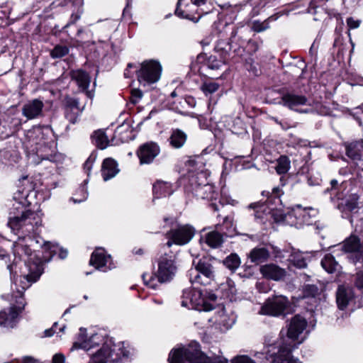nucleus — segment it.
<instances>
[{"label":"nucleus","mask_w":363,"mask_h":363,"mask_svg":"<svg viewBox=\"0 0 363 363\" xmlns=\"http://www.w3.org/2000/svg\"><path fill=\"white\" fill-rule=\"evenodd\" d=\"M32 193L25 188L20 187L13 193L9 211L8 226L18 237V240L13 245V254L19 259H23L28 273L20 277L19 286L15 284L16 292L11 295V306L9 311L0 312V325L13 327V323L26 306L23 298L24 291L31 284L37 281L43 272V261L32 250L33 243L38 244L32 235L38 233L42 225V218L38 212L30 208L31 202L28 200Z\"/></svg>","instance_id":"nucleus-1"},{"label":"nucleus","mask_w":363,"mask_h":363,"mask_svg":"<svg viewBox=\"0 0 363 363\" xmlns=\"http://www.w3.org/2000/svg\"><path fill=\"white\" fill-rule=\"evenodd\" d=\"M307 325V320L301 315H296L291 318L287 325L286 335L281 332L278 350H273L272 354L266 356V362L260 363H301L291 355V352L305 340Z\"/></svg>","instance_id":"nucleus-2"},{"label":"nucleus","mask_w":363,"mask_h":363,"mask_svg":"<svg viewBox=\"0 0 363 363\" xmlns=\"http://www.w3.org/2000/svg\"><path fill=\"white\" fill-rule=\"evenodd\" d=\"M86 330L83 328H80V333L79 334L77 341L74 342L72 346V348L74 349H82L86 351H89L91 349L99 346L101 344L102 345L101 347L91 357V361L89 363H93L92 357L98 353L99 350H101L105 345H108L109 350L108 351H115V352L118 354V359L116 361L111 360V358H108V359H106V362H113L116 363L120 361H122L123 359L128 358L130 355V352L128 350H126L124 347L123 342H119L118 344H115L113 342L112 340H106L104 341V337L99 334L95 333L91 335L89 338L85 335ZM109 352H106L105 354H108Z\"/></svg>","instance_id":"nucleus-3"},{"label":"nucleus","mask_w":363,"mask_h":363,"mask_svg":"<svg viewBox=\"0 0 363 363\" xmlns=\"http://www.w3.org/2000/svg\"><path fill=\"white\" fill-rule=\"evenodd\" d=\"M177 256L172 252L162 254L157 260V270L154 274L144 273L142 279L144 284L155 289L159 284L169 283L177 273Z\"/></svg>","instance_id":"nucleus-4"},{"label":"nucleus","mask_w":363,"mask_h":363,"mask_svg":"<svg viewBox=\"0 0 363 363\" xmlns=\"http://www.w3.org/2000/svg\"><path fill=\"white\" fill-rule=\"evenodd\" d=\"M220 290L216 293L203 291L201 289H186L183 290L181 296V305L190 309L199 311H210L213 309L211 302H216L218 299L225 298L227 295L220 294Z\"/></svg>","instance_id":"nucleus-5"},{"label":"nucleus","mask_w":363,"mask_h":363,"mask_svg":"<svg viewBox=\"0 0 363 363\" xmlns=\"http://www.w3.org/2000/svg\"><path fill=\"white\" fill-rule=\"evenodd\" d=\"M317 213V210L313 208H303L301 205H296L291 207L286 214L281 215L280 218H274V220L277 222L284 221L296 228H301L304 225L311 224Z\"/></svg>","instance_id":"nucleus-6"},{"label":"nucleus","mask_w":363,"mask_h":363,"mask_svg":"<svg viewBox=\"0 0 363 363\" xmlns=\"http://www.w3.org/2000/svg\"><path fill=\"white\" fill-rule=\"evenodd\" d=\"M208 0H178L175 15L182 18L197 21L203 14L208 13L212 9L205 8Z\"/></svg>","instance_id":"nucleus-7"},{"label":"nucleus","mask_w":363,"mask_h":363,"mask_svg":"<svg viewBox=\"0 0 363 363\" xmlns=\"http://www.w3.org/2000/svg\"><path fill=\"white\" fill-rule=\"evenodd\" d=\"M193 265L195 266V268L188 271V276L191 283L193 284L208 285L213 280V267L209 259L202 257L198 262L194 260Z\"/></svg>","instance_id":"nucleus-8"},{"label":"nucleus","mask_w":363,"mask_h":363,"mask_svg":"<svg viewBox=\"0 0 363 363\" xmlns=\"http://www.w3.org/2000/svg\"><path fill=\"white\" fill-rule=\"evenodd\" d=\"M138 69L135 72L140 85L146 86L157 82L161 76L162 66L155 60H145L138 64Z\"/></svg>","instance_id":"nucleus-9"},{"label":"nucleus","mask_w":363,"mask_h":363,"mask_svg":"<svg viewBox=\"0 0 363 363\" xmlns=\"http://www.w3.org/2000/svg\"><path fill=\"white\" fill-rule=\"evenodd\" d=\"M195 233L194 228L189 225H179L176 228H172L166 233L168 241L166 245L172 247L173 244L184 245L190 242Z\"/></svg>","instance_id":"nucleus-10"},{"label":"nucleus","mask_w":363,"mask_h":363,"mask_svg":"<svg viewBox=\"0 0 363 363\" xmlns=\"http://www.w3.org/2000/svg\"><path fill=\"white\" fill-rule=\"evenodd\" d=\"M289 306V301L286 296H275L265 301L259 313L262 315L278 316L281 315Z\"/></svg>","instance_id":"nucleus-11"},{"label":"nucleus","mask_w":363,"mask_h":363,"mask_svg":"<svg viewBox=\"0 0 363 363\" xmlns=\"http://www.w3.org/2000/svg\"><path fill=\"white\" fill-rule=\"evenodd\" d=\"M196 64L199 65V72L201 74H204L205 72L218 71L223 67L226 62V59L220 57L218 60L215 55L207 56L205 53H200L196 57Z\"/></svg>","instance_id":"nucleus-12"},{"label":"nucleus","mask_w":363,"mask_h":363,"mask_svg":"<svg viewBox=\"0 0 363 363\" xmlns=\"http://www.w3.org/2000/svg\"><path fill=\"white\" fill-rule=\"evenodd\" d=\"M342 247L350 252L349 259L354 263L363 262V242L355 235H351L343 243Z\"/></svg>","instance_id":"nucleus-13"},{"label":"nucleus","mask_w":363,"mask_h":363,"mask_svg":"<svg viewBox=\"0 0 363 363\" xmlns=\"http://www.w3.org/2000/svg\"><path fill=\"white\" fill-rule=\"evenodd\" d=\"M84 109V106L80 107L77 98L65 96L64 99V112L65 118L71 123H76L79 116Z\"/></svg>","instance_id":"nucleus-14"},{"label":"nucleus","mask_w":363,"mask_h":363,"mask_svg":"<svg viewBox=\"0 0 363 363\" xmlns=\"http://www.w3.org/2000/svg\"><path fill=\"white\" fill-rule=\"evenodd\" d=\"M160 152V146L154 142H147L139 147L136 154L140 160V163L150 164Z\"/></svg>","instance_id":"nucleus-15"},{"label":"nucleus","mask_w":363,"mask_h":363,"mask_svg":"<svg viewBox=\"0 0 363 363\" xmlns=\"http://www.w3.org/2000/svg\"><path fill=\"white\" fill-rule=\"evenodd\" d=\"M89 264L102 272H106L114 267L111 263V256L106 255L104 250L101 248L96 249L92 252Z\"/></svg>","instance_id":"nucleus-16"},{"label":"nucleus","mask_w":363,"mask_h":363,"mask_svg":"<svg viewBox=\"0 0 363 363\" xmlns=\"http://www.w3.org/2000/svg\"><path fill=\"white\" fill-rule=\"evenodd\" d=\"M337 208L342 212L343 216L348 217L351 213H356L359 210V196L356 194L346 195L344 197L338 196Z\"/></svg>","instance_id":"nucleus-17"},{"label":"nucleus","mask_w":363,"mask_h":363,"mask_svg":"<svg viewBox=\"0 0 363 363\" xmlns=\"http://www.w3.org/2000/svg\"><path fill=\"white\" fill-rule=\"evenodd\" d=\"M281 101L283 105L288 107L291 110L298 111L300 113H308L311 109L298 110V107L300 106L309 105L307 98L303 95H298L293 93H287L282 96Z\"/></svg>","instance_id":"nucleus-18"},{"label":"nucleus","mask_w":363,"mask_h":363,"mask_svg":"<svg viewBox=\"0 0 363 363\" xmlns=\"http://www.w3.org/2000/svg\"><path fill=\"white\" fill-rule=\"evenodd\" d=\"M222 226L219 224L216 225V230L201 235L200 242H205L211 248H217L223 242V234Z\"/></svg>","instance_id":"nucleus-19"},{"label":"nucleus","mask_w":363,"mask_h":363,"mask_svg":"<svg viewBox=\"0 0 363 363\" xmlns=\"http://www.w3.org/2000/svg\"><path fill=\"white\" fill-rule=\"evenodd\" d=\"M259 272L264 278L274 281L283 279L286 274V272L284 269L274 264H268L261 266Z\"/></svg>","instance_id":"nucleus-20"},{"label":"nucleus","mask_w":363,"mask_h":363,"mask_svg":"<svg viewBox=\"0 0 363 363\" xmlns=\"http://www.w3.org/2000/svg\"><path fill=\"white\" fill-rule=\"evenodd\" d=\"M69 76L82 91H86L87 94H89L87 89L89 86L91 77L88 72L82 69H72L69 72Z\"/></svg>","instance_id":"nucleus-21"},{"label":"nucleus","mask_w":363,"mask_h":363,"mask_svg":"<svg viewBox=\"0 0 363 363\" xmlns=\"http://www.w3.org/2000/svg\"><path fill=\"white\" fill-rule=\"evenodd\" d=\"M44 104L39 99H33L23 105L22 114L28 120L38 118L41 115Z\"/></svg>","instance_id":"nucleus-22"},{"label":"nucleus","mask_w":363,"mask_h":363,"mask_svg":"<svg viewBox=\"0 0 363 363\" xmlns=\"http://www.w3.org/2000/svg\"><path fill=\"white\" fill-rule=\"evenodd\" d=\"M225 124L223 121H219L216 124V128L215 130V136L218 140H221L218 147V153L224 160V162L223 164V170L222 172L221 177H223L225 175V169L226 168L227 164V150L225 147L224 139L222 138V136H224V131L225 130Z\"/></svg>","instance_id":"nucleus-23"},{"label":"nucleus","mask_w":363,"mask_h":363,"mask_svg":"<svg viewBox=\"0 0 363 363\" xmlns=\"http://www.w3.org/2000/svg\"><path fill=\"white\" fill-rule=\"evenodd\" d=\"M352 289L349 286H340L336 292V302L340 309L344 310L354 299Z\"/></svg>","instance_id":"nucleus-24"},{"label":"nucleus","mask_w":363,"mask_h":363,"mask_svg":"<svg viewBox=\"0 0 363 363\" xmlns=\"http://www.w3.org/2000/svg\"><path fill=\"white\" fill-rule=\"evenodd\" d=\"M187 138V134L183 130L172 128L170 130L168 142L172 148L180 149L185 145Z\"/></svg>","instance_id":"nucleus-25"},{"label":"nucleus","mask_w":363,"mask_h":363,"mask_svg":"<svg viewBox=\"0 0 363 363\" xmlns=\"http://www.w3.org/2000/svg\"><path fill=\"white\" fill-rule=\"evenodd\" d=\"M113 137L123 143L133 140V129L130 122L125 121L118 125L114 131Z\"/></svg>","instance_id":"nucleus-26"},{"label":"nucleus","mask_w":363,"mask_h":363,"mask_svg":"<svg viewBox=\"0 0 363 363\" xmlns=\"http://www.w3.org/2000/svg\"><path fill=\"white\" fill-rule=\"evenodd\" d=\"M276 350V347L274 345H269L265 349L264 352H257L255 354V357L258 360V363L266 362V356L268 357L273 353V350ZM231 363H256L254 360L250 358L247 355H239L234 357L231 360Z\"/></svg>","instance_id":"nucleus-27"},{"label":"nucleus","mask_w":363,"mask_h":363,"mask_svg":"<svg viewBox=\"0 0 363 363\" xmlns=\"http://www.w3.org/2000/svg\"><path fill=\"white\" fill-rule=\"evenodd\" d=\"M119 172L117 162L112 158H106L101 166V175L104 181L114 177Z\"/></svg>","instance_id":"nucleus-28"},{"label":"nucleus","mask_w":363,"mask_h":363,"mask_svg":"<svg viewBox=\"0 0 363 363\" xmlns=\"http://www.w3.org/2000/svg\"><path fill=\"white\" fill-rule=\"evenodd\" d=\"M152 191L155 197H165L170 196L174 190L171 183L165 182H157L152 187Z\"/></svg>","instance_id":"nucleus-29"},{"label":"nucleus","mask_w":363,"mask_h":363,"mask_svg":"<svg viewBox=\"0 0 363 363\" xmlns=\"http://www.w3.org/2000/svg\"><path fill=\"white\" fill-rule=\"evenodd\" d=\"M269 257V252L265 247H255L249 255L252 262L257 264L266 262Z\"/></svg>","instance_id":"nucleus-30"},{"label":"nucleus","mask_w":363,"mask_h":363,"mask_svg":"<svg viewBox=\"0 0 363 363\" xmlns=\"http://www.w3.org/2000/svg\"><path fill=\"white\" fill-rule=\"evenodd\" d=\"M194 184L193 187L194 192L193 194L197 197L200 199H208L211 197V194L213 191V187L209 183H206L204 184H201L200 183H192V185Z\"/></svg>","instance_id":"nucleus-31"},{"label":"nucleus","mask_w":363,"mask_h":363,"mask_svg":"<svg viewBox=\"0 0 363 363\" xmlns=\"http://www.w3.org/2000/svg\"><path fill=\"white\" fill-rule=\"evenodd\" d=\"M108 350L109 347L108 345H105L101 350L98 352L96 354L92 357L93 363H106V359L107 360V358H111V360L114 361L119 358L115 351H112V352L109 351L108 354H105L106 352H108Z\"/></svg>","instance_id":"nucleus-32"},{"label":"nucleus","mask_w":363,"mask_h":363,"mask_svg":"<svg viewBox=\"0 0 363 363\" xmlns=\"http://www.w3.org/2000/svg\"><path fill=\"white\" fill-rule=\"evenodd\" d=\"M321 265L323 268L328 273H333L340 268L339 263L330 254H327L325 255L324 258L321 261Z\"/></svg>","instance_id":"nucleus-33"},{"label":"nucleus","mask_w":363,"mask_h":363,"mask_svg":"<svg viewBox=\"0 0 363 363\" xmlns=\"http://www.w3.org/2000/svg\"><path fill=\"white\" fill-rule=\"evenodd\" d=\"M359 143L357 142L351 143L346 145L347 155L351 158L359 168L363 169V166H360L359 162L361 160V155L358 150Z\"/></svg>","instance_id":"nucleus-34"},{"label":"nucleus","mask_w":363,"mask_h":363,"mask_svg":"<svg viewBox=\"0 0 363 363\" xmlns=\"http://www.w3.org/2000/svg\"><path fill=\"white\" fill-rule=\"evenodd\" d=\"M99 45L97 47V52L106 58L111 52V51L116 53L114 45L109 43V38L106 40H99Z\"/></svg>","instance_id":"nucleus-35"},{"label":"nucleus","mask_w":363,"mask_h":363,"mask_svg":"<svg viewBox=\"0 0 363 363\" xmlns=\"http://www.w3.org/2000/svg\"><path fill=\"white\" fill-rule=\"evenodd\" d=\"M92 138L95 140L96 145L101 150L105 149L108 145L107 136L101 130L95 131Z\"/></svg>","instance_id":"nucleus-36"},{"label":"nucleus","mask_w":363,"mask_h":363,"mask_svg":"<svg viewBox=\"0 0 363 363\" xmlns=\"http://www.w3.org/2000/svg\"><path fill=\"white\" fill-rule=\"evenodd\" d=\"M290 168V161L286 156H281L277 162L275 167L277 172L279 174H285L288 172Z\"/></svg>","instance_id":"nucleus-37"},{"label":"nucleus","mask_w":363,"mask_h":363,"mask_svg":"<svg viewBox=\"0 0 363 363\" xmlns=\"http://www.w3.org/2000/svg\"><path fill=\"white\" fill-rule=\"evenodd\" d=\"M45 248L50 251V253L52 255H55L58 253V257L61 259H64L67 257L68 252L66 249L64 248H58L57 246H55L52 245L50 242H48L45 243Z\"/></svg>","instance_id":"nucleus-38"},{"label":"nucleus","mask_w":363,"mask_h":363,"mask_svg":"<svg viewBox=\"0 0 363 363\" xmlns=\"http://www.w3.org/2000/svg\"><path fill=\"white\" fill-rule=\"evenodd\" d=\"M69 49L66 45H57L50 51L52 58H60L68 55Z\"/></svg>","instance_id":"nucleus-39"},{"label":"nucleus","mask_w":363,"mask_h":363,"mask_svg":"<svg viewBox=\"0 0 363 363\" xmlns=\"http://www.w3.org/2000/svg\"><path fill=\"white\" fill-rule=\"evenodd\" d=\"M289 262L298 268H304L307 264L303 255L299 252H294L290 255Z\"/></svg>","instance_id":"nucleus-40"},{"label":"nucleus","mask_w":363,"mask_h":363,"mask_svg":"<svg viewBox=\"0 0 363 363\" xmlns=\"http://www.w3.org/2000/svg\"><path fill=\"white\" fill-rule=\"evenodd\" d=\"M47 149H48V147L41 145L40 147L37 150L36 156L40 157L41 161L49 160L50 162H55L57 160L58 155L55 153L43 154V152Z\"/></svg>","instance_id":"nucleus-41"},{"label":"nucleus","mask_w":363,"mask_h":363,"mask_svg":"<svg viewBox=\"0 0 363 363\" xmlns=\"http://www.w3.org/2000/svg\"><path fill=\"white\" fill-rule=\"evenodd\" d=\"M276 19L277 18H274V16H270L269 18L262 22L256 21L253 22L252 28L254 31L257 33L264 31L269 28V21Z\"/></svg>","instance_id":"nucleus-42"},{"label":"nucleus","mask_w":363,"mask_h":363,"mask_svg":"<svg viewBox=\"0 0 363 363\" xmlns=\"http://www.w3.org/2000/svg\"><path fill=\"white\" fill-rule=\"evenodd\" d=\"M227 40L225 39H220L217 41L215 47H214V51L216 53H217L220 57H223L225 59H227Z\"/></svg>","instance_id":"nucleus-43"},{"label":"nucleus","mask_w":363,"mask_h":363,"mask_svg":"<svg viewBox=\"0 0 363 363\" xmlns=\"http://www.w3.org/2000/svg\"><path fill=\"white\" fill-rule=\"evenodd\" d=\"M6 122L8 123L7 128L9 130L7 135L12 134L16 132L21 125V119L16 117L8 116Z\"/></svg>","instance_id":"nucleus-44"},{"label":"nucleus","mask_w":363,"mask_h":363,"mask_svg":"<svg viewBox=\"0 0 363 363\" xmlns=\"http://www.w3.org/2000/svg\"><path fill=\"white\" fill-rule=\"evenodd\" d=\"M357 269L354 278V284L357 289L363 293V265Z\"/></svg>","instance_id":"nucleus-45"},{"label":"nucleus","mask_w":363,"mask_h":363,"mask_svg":"<svg viewBox=\"0 0 363 363\" xmlns=\"http://www.w3.org/2000/svg\"><path fill=\"white\" fill-rule=\"evenodd\" d=\"M218 84L215 82L204 83L201 85V89L206 96L216 92L218 89Z\"/></svg>","instance_id":"nucleus-46"},{"label":"nucleus","mask_w":363,"mask_h":363,"mask_svg":"<svg viewBox=\"0 0 363 363\" xmlns=\"http://www.w3.org/2000/svg\"><path fill=\"white\" fill-rule=\"evenodd\" d=\"M143 91L139 89H133L130 92V102L137 104L143 98Z\"/></svg>","instance_id":"nucleus-47"},{"label":"nucleus","mask_w":363,"mask_h":363,"mask_svg":"<svg viewBox=\"0 0 363 363\" xmlns=\"http://www.w3.org/2000/svg\"><path fill=\"white\" fill-rule=\"evenodd\" d=\"M240 264V259L235 254H231L228 256V269L235 270Z\"/></svg>","instance_id":"nucleus-48"},{"label":"nucleus","mask_w":363,"mask_h":363,"mask_svg":"<svg viewBox=\"0 0 363 363\" xmlns=\"http://www.w3.org/2000/svg\"><path fill=\"white\" fill-rule=\"evenodd\" d=\"M96 158V155L95 153H91L84 164V169L88 176L90 174L92 165L95 162Z\"/></svg>","instance_id":"nucleus-49"},{"label":"nucleus","mask_w":363,"mask_h":363,"mask_svg":"<svg viewBox=\"0 0 363 363\" xmlns=\"http://www.w3.org/2000/svg\"><path fill=\"white\" fill-rule=\"evenodd\" d=\"M226 201V199H222L218 202L216 201L211 202L209 205L214 211H219L220 209H224Z\"/></svg>","instance_id":"nucleus-50"},{"label":"nucleus","mask_w":363,"mask_h":363,"mask_svg":"<svg viewBox=\"0 0 363 363\" xmlns=\"http://www.w3.org/2000/svg\"><path fill=\"white\" fill-rule=\"evenodd\" d=\"M79 190L82 192V197L80 199H76L74 198H71L70 199L72 201H73L74 203H81L82 201H85L88 196V193H87V190H86L85 185L80 186Z\"/></svg>","instance_id":"nucleus-51"},{"label":"nucleus","mask_w":363,"mask_h":363,"mask_svg":"<svg viewBox=\"0 0 363 363\" xmlns=\"http://www.w3.org/2000/svg\"><path fill=\"white\" fill-rule=\"evenodd\" d=\"M80 17L81 13L77 12L76 13H72L70 16L69 22L62 27V30H65L70 25L75 23L80 18Z\"/></svg>","instance_id":"nucleus-52"},{"label":"nucleus","mask_w":363,"mask_h":363,"mask_svg":"<svg viewBox=\"0 0 363 363\" xmlns=\"http://www.w3.org/2000/svg\"><path fill=\"white\" fill-rule=\"evenodd\" d=\"M361 21L350 17L347 19V24L350 29H355L360 26Z\"/></svg>","instance_id":"nucleus-53"},{"label":"nucleus","mask_w":363,"mask_h":363,"mask_svg":"<svg viewBox=\"0 0 363 363\" xmlns=\"http://www.w3.org/2000/svg\"><path fill=\"white\" fill-rule=\"evenodd\" d=\"M138 67H139L138 64L128 63V66H127V68L124 71V74H123L124 77L125 78H131L132 77V73H131L130 69H132V68H134L136 70V69H138Z\"/></svg>","instance_id":"nucleus-54"},{"label":"nucleus","mask_w":363,"mask_h":363,"mask_svg":"<svg viewBox=\"0 0 363 363\" xmlns=\"http://www.w3.org/2000/svg\"><path fill=\"white\" fill-rule=\"evenodd\" d=\"M57 325H58L57 323H55L52 325V328L45 330V332H44L45 336V337H51L52 335H53L54 333H57L56 332V327Z\"/></svg>","instance_id":"nucleus-55"},{"label":"nucleus","mask_w":363,"mask_h":363,"mask_svg":"<svg viewBox=\"0 0 363 363\" xmlns=\"http://www.w3.org/2000/svg\"><path fill=\"white\" fill-rule=\"evenodd\" d=\"M65 357L62 354H56L52 357V363H64Z\"/></svg>","instance_id":"nucleus-56"},{"label":"nucleus","mask_w":363,"mask_h":363,"mask_svg":"<svg viewBox=\"0 0 363 363\" xmlns=\"http://www.w3.org/2000/svg\"><path fill=\"white\" fill-rule=\"evenodd\" d=\"M273 252H274V257L276 258H283V257H284V255H283L282 251L281 250L278 249L277 247H274V248Z\"/></svg>","instance_id":"nucleus-57"},{"label":"nucleus","mask_w":363,"mask_h":363,"mask_svg":"<svg viewBox=\"0 0 363 363\" xmlns=\"http://www.w3.org/2000/svg\"><path fill=\"white\" fill-rule=\"evenodd\" d=\"M35 359L30 356L24 357L22 359V363H35Z\"/></svg>","instance_id":"nucleus-58"},{"label":"nucleus","mask_w":363,"mask_h":363,"mask_svg":"<svg viewBox=\"0 0 363 363\" xmlns=\"http://www.w3.org/2000/svg\"><path fill=\"white\" fill-rule=\"evenodd\" d=\"M279 125L281 126V128L283 129V130H288L290 128L292 127L291 125H290L288 122L286 121H281L279 123Z\"/></svg>","instance_id":"nucleus-59"},{"label":"nucleus","mask_w":363,"mask_h":363,"mask_svg":"<svg viewBox=\"0 0 363 363\" xmlns=\"http://www.w3.org/2000/svg\"><path fill=\"white\" fill-rule=\"evenodd\" d=\"M249 207L250 208H253V209H257L258 208H262L263 207V205L262 203H251Z\"/></svg>","instance_id":"nucleus-60"},{"label":"nucleus","mask_w":363,"mask_h":363,"mask_svg":"<svg viewBox=\"0 0 363 363\" xmlns=\"http://www.w3.org/2000/svg\"><path fill=\"white\" fill-rule=\"evenodd\" d=\"M193 101L194 100H193L192 98L188 97V98L184 99L182 101H181L179 103L182 104L183 102V103H185V104H188L190 106H192L191 103L193 102Z\"/></svg>","instance_id":"nucleus-61"},{"label":"nucleus","mask_w":363,"mask_h":363,"mask_svg":"<svg viewBox=\"0 0 363 363\" xmlns=\"http://www.w3.org/2000/svg\"><path fill=\"white\" fill-rule=\"evenodd\" d=\"M7 268L9 270L10 274H11V281H13L14 279V276L12 275L13 266L12 264H9L7 266Z\"/></svg>","instance_id":"nucleus-62"},{"label":"nucleus","mask_w":363,"mask_h":363,"mask_svg":"<svg viewBox=\"0 0 363 363\" xmlns=\"http://www.w3.org/2000/svg\"><path fill=\"white\" fill-rule=\"evenodd\" d=\"M174 109L175 110V111L177 113H180V114L183 115V116H186L187 115L186 112H184V111H182L181 109H179L177 106L174 108Z\"/></svg>","instance_id":"nucleus-63"},{"label":"nucleus","mask_w":363,"mask_h":363,"mask_svg":"<svg viewBox=\"0 0 363 363\" xmlns=\"http://www.w3.org/2000/svg\"><path fill=\"white\" fill-rule=\"evenodd\" d=\"M6 257L7 255L5 251L4 250H0V257H1V259H4Z\"/></svg>","instance_id":"nucleus-64"}]
</instances>
